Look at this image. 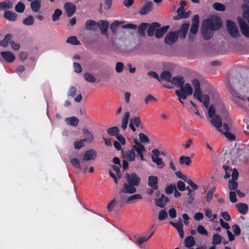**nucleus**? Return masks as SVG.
<instances>
[{"label":"nucleus","instance_id":"0eeeda50","mask_svg":"<svg viewBox=\"0 0 249 249\" xmlns=\"http://www.w3.org/2000/svg\"><path fill=\"white\" fill-rule=\"evenodd\" d=\"M242 34L246 37L249 38V26L241 18H237Z\"/></svg>","mask_w":249,"mask_h":249},{"label":"nucleus","instance_id":"864d4df0","mask_svg":"<svg viewBox=\"0 0 249 249\" xmlns=\"http://www.w3.org/2000/svg\"><path fill=\"white\" fill-rule=\"evenodd\" d=\"M132 148L134 151H136L138 155L143 153V151L145 150V147L143 145H141V146L137 147V145H133Z\"/></svg>","mask_w":249,"mask_h":249},{"label":"nucleus","instance_id":"49530a36","mask_svg":"<svg viewBox=\"0 0 249 249\" xmlns=\"http://www.w3.org/2000/svg\"><path fill=\"white\" fill-rule=\"evenodd\" d=\"M222 237L217 233L214 234L213 235L212 244L214 246L219 245L221 243Z\"/></svg>","mask_w":249,"mask_h":249},{"label":"nucleus","instance_id":"79ce46f5","mask_svg":"<svg viewBox=\"0 0 249 249\" xmlns=\"http://www.w3.org/2000/svg\"><path fill=\"white\" fill-rule=\"evenodd\" d=\"M191 163V160L189 157L182 156L179 158V163L181 165L185 164L186 165H189Z\"/></svg>","mask_w":249,"mask_h":249},{"label":"nucleus","instance_id":"72a5a7b5","mask_svg":"<svg viewBox=\"0 0 249 249\" xmlns=\"http://www.w3.org/2000/svg\"><path fill=\"white\" fill-rule=\"evenodd\" d=\"M222 26L221 20L220 18L216 17L213 19V30H217L221 28Z\"/></svg>","mask_w":249,"mask_h":249},{"label":"nucleus","instance_id":"1a4fd4ad","mask_svg":"<svg viewBox=\"0 0 249 249\" xmlns=\"http://www.w3.org/2000/svg\"><path fill=\"white\" fill-rule=\"evenodd\" d=\"M230 128L228 124L226 123H224L223 124V129L222 131H220L224 135L225 137L231 141H234L236 139L235 135L229 132Z\"/></svg>","mask_w":249,"mask_h":249},{"label":"nucleus","instance_id":"7ed1b4c3","mask_svg":"<svg viewBox=\"0 0 249 249\" xmlns=\"http://www.w3.org/2000/svg\"><path fill=\"white\" fill-rule=\"evenodd\" d=\"M135 193V192L132 191H130L128 189L125 188V187L123 186V187L120 190L119 192V196L120 198V199L117 202V204L119 205L116 206V209L119 210L124 206L125 203H126V200L127 199V196L126 194H132Z\"/></svg>","mask_w":249,"mask_h":249},{"label":"nucleus","instance_id":"6e6d98bb","mask_svg":"<svg viewBox=\"0 0 249 249\" xmlns=\"http://www.w3.org/2000/svg\"><path fill=\"white\" fill-rule=\"evenodd\" d=\"M168 216V214L165 210H161L159 213L158 219L160 221L165 219Z\"/></svg>","mask_w":249,"mask_h":249},{"label":"nucleus","instance_id":"20e7f679","mask_svg":"<svg viewBox=\"0 0 249 249\" xmlns=\"http://www.w3.org/2000/svg\"><path fill=\"white\" fill-rule=\"evenodd\" d=\"M226 26L228 33L232 37L236 38L240 36L238 29L233 21L227 20Z\"/></svg>","mask_w":249,"mask_h":249},{"label":"nucleus","instance_id":"39448f33","mask_svg":"<svg viewBox=\"0 0 249 249\" xmlns=\"http://www.w3.org/2000/svg\"><path fill=\"white\" fill-rule=\"evenodd\" d=\"M193 97L199 102H202L206 108L208 107L210 104V97L207 94H204L202 96L201 89H195Z\"/></svg>","mask_w":249,"mask_h":249},{"label":"nucleus","instance_id":"603ef678","mask_svg":"<svg viewBox=\"0 0 249 249\" xmlns=\"http://www.w3.org/2000/svg\"><path fill=\"white\" fill-rule=\"evenodd\" d=\"M84 78L86 81L90 83H93L96 81L95 77L89 72H86L84 74Z\"/></svg>","mask_w":249,"mask_h":249},{"label":"nucleus","instance_id":"58836bf2","mask_svg":"<svg viewBox=\"0 0 249 249\" xmlns=\"http://www.w3.org/2000/svg\"><path fill=\"white\" fill-rule=\"evenodd\" d=\"M118 205L116 198H114L107 205V210L108 212H111L113 211V209H116V206Z\"/></svg>","mask_w":249,"mask_h":249},{"label":"nucleus","instance_id":"bf43d9fd","mask_svg":"<svg viewBox=\"0 0 249 249\" xmlns=\"http://www.w3.org/2000/svg\"><path fill=\"white\" fill-rule=\"evenodd\" d=\"M142 198V196L141 195L137 194L133 195L129 197H128L126 200V203H129V202L136 200V199H141Z\"/></svg>","mask_w":249,"mask_h":249},{"label":"nucleus","instance_id":"4c0bfd02","mask_svg":"<svg viewBox=\"0 0 249 249\" xmlns=\"http://www.w3.org/2000/svg\"><path fill=\"white\" fill-rule=\"evenodd\" d=\"M203 25L202 28H207L211 30H213V19H207L204 20L203 22Z\"/></svg>","mask_w":249,"mask_h":249},{"label":"nucleus","instance_id":"774afa93","mask_svg":"<svg viewBox=\"0 0 249 249\" xmlns=\"http://www.w3.org/2000/svg\"><path fill=\"white\" fill-rule=\"evenodd\" d=\"M231 228L235 235L237 236L240 234L241 230L238 225L236 224L233 225L232 226Z\"/></svg>","mask_w":249,"mask_h":249},{"label":"nucleus","instance_id":"f03ea898","mask_svg":"<svg viewBox=\"0 0 249 249\" xmlns=\"http://www.w3.org/2000/svg\"><path fill=\"white\" fill-rule=\"evenodd\" d=\"M180 89V90H176L175 91L178 99H183L185 100L187 98V96L191 95L193 93V89L190 84L188 83L183 85Z\"/></svg>","mask_w":249,"mask_h":249},{"label":"nucleus","instance_id":"aec40b11","mask_svg":"<svg viewBox=\"0 0 249 249\" xmlns=\"http://www.w3.org/2000/svg\"><path fill=\"white\" fill-rule=\"evenodd\" d=\"M171 82L178 88H181L184 84V80L181 76H177L172 78Z\"/></svg>","mask_w":249,"mask_h":249},{"label":"nucleus","instance_id":"b1692460","mask_svg":"<svg viewBox=\"0 0 249 249\" xmlns=\"http://www.w3.org/2000/svg\"><path fill=\"white\" fill-rule=\"evenodd\" d=\"M196 244V241L194 237L192 235L186 237L184 240V246L186 248H191Z\"/></svg>","mask_w":249,"mask_h":249},{"label":"nucleus","instance_id":"69168bd1","mask_svg":"<svg viewBox=\"0 0 249 249\" xmlns=\"http://www.w3.org/2000/svg\"><path fill=\"white\" fill-rule=\"evenodd\" d=\"M77 89L74 86H71L68 93V96L75 97Z\"/></svg>","mask_w":249,"mask_h":249},{"label":"nucleus","instance_id":"f8f14e48","mask_svg":"<svg viewBox=\"0 0 249 249\" xmlns=\"http://www.w3.org/2000/svg\"><path fill=\"white\" fill-rule=\"evenodd\" d=\"M64 7L68 17H71L76 11V6L73 3L67 2L64 4Z\"/></svg>","mask_w":249,"mask_h":249},{"label":"nucleus","instance_id":"e433bc0d","mask_svg":"<svg viewBox=\"0 0 249 249\" xmlns=\"http://www.w3.org/2000/svg\"><path fill=\"white\" fill-rule=\"evenodd\" d=\"M68 124L73 126H76L78 124L79 120L76 117H72L70 118H67L66 119Z\"/></svg>","mask_w":249,"mask_h":249},{"label":"nucleus","instance_id":"c03bdc74","mask_svg":"<svg viewBox=\"0 0 249 249\" xmlns=\"http://www.w3.org/2000/svg\"><path fill=\"white\" fill-rule=\"evenodd\" d=\"M34 18L33 16H29L23 20V24L27 26H31L34 23Z\"/></svg>","mask_w":249,"mask_h":249},{"label":"nucleus","instance_id":"bb28decb","mask_svg":"<svg viewBox=\"0 0 249 249\" xmlns=\"http://www.w3.org/2000/svg\"><path fill=\"white\" fill-rule=\"evenodd\" d=\"M86 29L89 30H94L97 28L98 23L92 19L87 20L85 24Z\"/></svg>","mask_w":249,"mask_h":249},{"label":"nucleus","instance_id":"de8ad7c7","mask_svg":"<svg viewBox=\"0 0 249 249\" xmlns=\"http://www.w3.org/2000/svg\"><path fill=\"white\" fill-rule=\"evenodd\" d=\"M216 190V187H213L209 190L206 195L207 201L210 202L213 199V195Z\"/></svg>","mask_w":249,"mask_h":249},{"label":"nucleus","instance_id":"c756f323","mask_svg":"<svg viewBox=\"0 0 249 249\" xmlns=\"http://www.w3.org/2000/svg\"><path fill=\"white\" fill-rule=\"evenodd\" d=\"M13 7V3L9 0L0 2V10L10 9Z\"/></svg>","mask_w":249,"mask_h":249},{"label":"nucleus","instance_id":"f704fd0d","mask_svg":"<svg viewBox=\"0 0 249 249\" xmlns=\"http://www.w3.org/2000/svg\"><path fill=\"white\" fill-rule=\"evenodd\" d=\"M160 79L161 80H164L168 82L171 81L172 74L169 71H163L160 74Z\"/></svg>","mask_w":249,"mask_h":249},{"label":"nucleus","instance_id":"9d476101","mask_svg":"<svg viewBox=\"0 0 249 249\" xmlns=\"http://www.w3.org/2000/svg\"><path fill=\"white\" fill-rule=\"evenodd\" d=\"M211 123L213 125L219 132L222 131L221 127L222 126V119L218 115H216L214 116L211 118Z\"/></svg>","mask_w":249,"mask_h":249},{"label":"nucleus","instance_id":"8fccbe9b","mask_svg":"<svg viewBox=\"0 0 249 249\" xmlns=\"http://www.w3.org/2000/svg\"><path fill=\"white\" fill-rule=\"evenodd\" d=\"M71 163L75 168L82 169L78 159L72 158L71 160Z\"/></svg>","mask_w":249,"mask_h":249},{"label":"nucleus","instance_id":"9b49d317","mask_svg":"<svg viewBox=\"0 0 249 249\" xmlns=\"http://www.w3.org/2000/svg\"><path fill=\"white\" fill-rule=\"evenodd\" d=\"M121 154L123 158H126L130 161H133L135 160L136 157V154L132 147L131 150H127L125 152L124 151V149H122Z\"/></svg>","mask_w":249,"mask_h":249},{"label":"nucleus","instance_id":"37998d69","mask_svg":"<svg viewBox=\"0 0 249 249\" xmlns=\"http://www.w3.org/2000/svg\"><path fill=\"white\" fill-rule=\"evenodd\" d=\"M67 43H70L74 45H80L81 43L77 40L75 36H71L69 37L66 41Z\"/></svg>","mask_w":249,"mask_h":249},{"label":"nucleus","instance_id":"5fc2aeb1","mask_svg":"<svg viewBox=\"0 0 249 249\" xmlns=\"http://www.w3.org/2000/svg\"><path fill=\"white\" fill-rule=\"evenodd\" d=\"M213 8L218 11H224L225 6L220 3L215 2L213 4Z\"/></svg>","mask_w":249,"mask_h":249},{"label":"nucleus","instance_id":"ea45409f","mask_svg":"<svg viewBox=\"0 0 249 249\" xmlns=\"http://www.w3.org/2000/svg\"><path fill=\"white\" fill-rule=\"evenodd\" d=\"M149 25V23L144 22H142L140 24L138 27V32L141 35L143 36H144L145 35V30L147 28Z\"/></svg>","mask_w":249,"mask_h":249},{"label":"nucleus","instance_id":"09e8293b","mask_svg":"<svg viewBox=\"0 0 249 249\" xmlns=\"http://www.w3.org/2000/svg\"><path fill=\"white\" fill-rule=\"evenodd\" d=\"M154 233V231H153L148 237L143 236L138 238L136 243L140 245H142L143 243L147 241L152 236Z\"/></svg>","mask_w":249,"mask_h":249},{"label":"nucleus","instance_id":"393cba45","mask_svg":"<svg viewBox=\"0 0 249 249\" xmlns=\"http://www.w3.org/2000/svg\"><path fill=\"white\" fill-rule=\"evenodd\" d=\"M170 223L177 230L180 237L183 238L184 237V231L183 229V225L181 222L175 223L170 221Z\"/></svg>","mask_w":249,"mask_h":249},{"label":"nucleus","instance_id":"c85d7f7f","mask_svg":"<svg viewBox=\"0 0 249 249\" xmlns=\"http://www.w3.org/2000/svg\"><path fill=\"white\" fill-rule=\"evenodd\" d=\"M41 0H34L31 1L30 6L32 10L34 12H37L41 7Z\"/></svg>","mask_w":249,"mask_h":249},{"label":"nucleus","instance_id":"4468645a","mask_svg":"<svg viewBox=\"0 0 249 249\" xmlns=\"http://www.w3.org/2000/svg\"><path fill=\"white\" fill-rule=\"evenodd\" d=\"M153 8V3L151 1L146 2L140 9L139 13L142 15H146L150 12Z\"/></svg>","mask_w":249,"mask_h":249},{"label":"nucleus","instance_id":"423d86ee","mask_svg":"<svg viewBox=\"0 0 249 249\" xmlns=\"http://www.w3.org/2000/svg\"><path fill=\"white\" fill-rule=\"evenodd\" d=\"M160 196V192L157 193V197ZM169 201L168 197L165 196L163 194H161L159 198H156L155 199V204L156 206L160 208H164L166 203Z\"/></svg>","mask_w":249,"mask_h":249},{"label":"nucleus","instance_id":"4d7b16f0","mask_svg":"<svg viewBox=\"0 0 249 249\" xmlns=\"http://www.w3.org/2000/svg\"><path fill=\"white\" fill-rule=\"evenodd\" d=\"M197 231L200 234L208 236V231L202 225H199L197 226Z\"/></svg>","mask_w":249,"mask_h":249},{"label":"nucleus","instance_id":"6ab92c4d","mask_svg":"<svg viewBox=\"0 0 249 249\" xmlns=\"http://www.w3.org/2000/svg\"><path fill=\"white\" fill-rule=\"evenodd\" d=\"M169 25L163 26L159 29L157 28L155 33V37L157 38H161L167 32V30L169 29Z\"/></svg>","mask_w":249,"mask_h":249},{"label":"nucleus","instance_id":"473e14b6","mask_svg":"<svg viewBox=\"0 0 249 249\" xmlns=\"http://www.w3.org/2000/svg\"><path fill=\"white\" fill-rule=\"evenodd\" d=\"M119 129L117 126H113L108 128L107 130V133L111 136H116L119 134Z\"/></svg>","mask_w":249,"mask_h":249},{"label":"nucleus","instance_id":"f257e3e1","mask_svg":"<svg viewBox=\"0 0 249 249\" xmlns=\"http://www.w3.org/2000/svg\"><path fill=\"white\" fill-rule=\"evenodd\" d=\"M124 178L126 182L123 184V186H124L127 190L128 189L136 193L137 189L135 187L139 186L140 184L141 180L140 177L136 173H126Z\"/></svg>","mask_w":249,"mask_h":249},{"label":"nucleus","instance_id":"c9c22d12","mask_svg":"<svg viewBox=\"0 0 249 249\" xmlns=\"http://www.w3.org/2000/svg\"><path fill=\"white\" fill-rule=\"evenodd\" d=\"M151 158L152 161L157 164L158 168H163V167L164 166V163L163 162L161 158H155L154 156H152Z\"/></svg>","mask_w":249,"mask_h":249},{"label":"nucleus","instance_id":"052dcab7","mask_svg":"<svg viewBox=\"0 0 249 249\" xmlns=\"http://www.w3.org/2000/svg\"><path fill=\"white\" fill-rule=\"evenodd\" d=\"M242 8L244 10L243 16L244 18H249V6L247 4H243Z\"/></svg>","mask_w":249,"mask_h":249},{"label":"nucleus","instance_id":"a211bd4d","mask_svg":"<svg viewBox=\"0 0 249 249\" xmlns=\"http://www.w3.org/2000/svg\"><path fill=\"white\" fill-rule=\"evenodd\" d=\"M0 54L3 58L9 63L14 62L15 59L14 54L9 51L1 52Z\"/></svg>","mask_w":249,"mask_h":249},{"label":"nucleus","instance_id":"7c9ffc66","mask_svg":"<svg viewBox=\"0 0 249 249\" xmlns=\"http://www.w3.org/2000/svg\"><path fill=\"white\" fill-rule=\"evenodd\" d=\"M129 116H130V113L128 111H127L125 113L124 116L122 118V128L124 130H125L127 127Z\"/></svg>","mask_w":249,"mask_h":249},{"label":"nucleus","instance_id":"338daca9","mask_svg":"<svg viewBox=\"0 0 249 249\" xmlns=\"http://www.w3.org/2000/svg\"><path fill=\"white\" fill-rule=\"evenodd\" d=\"M124 68V64L122 62H117L116 64L115 70L116 72L121 73L123 71Z\"/></svg>","mask_w":249,"mask_h":249},{"label":"nucleus","instance_id":"a878e982","mask_svg":"<svg viewBox=\"0 0 249 249\" xmlns=\"http://www.w3.org/2000/svg\"><path fill=\"white\" fill-rule=\"evenodd\" d=\"M188 13L184 12L183 8H178L177 10L178 15L174 17L175 20H178L181 18H186L188 17Z\"/></svg>","mask_w":249,"mask_h":249},{"label":"nucleus","instance_id":"f3484780","mask_svg":"<svg viewBox=\"0 0 249 249\" xmlns=\"http://www.w3.org/2000/svg\"><path fill=\"white\" fill-rule=\"evenodd\" d=\"M160 24L158 22H154L151 24H149L148 25V28L147 30V35L149 36L152 37L155 35V31L157 28L160 27Z\"/></svg>","mask_w":249,"mask_h":249},{"label":"nucleus","instance_id":"4be33fe9","mask_svg":"<svg viewBox=\"0 0 249 249\" xmlns=\"http://www.w3.org/2000/svg\"><path fill=\"white\" fill-rule=\"evenodd\" d=\"M85 138L84 141L88 143H91L93 141L94 137L91 133L87 128H84L82 130Z\"/></svg>","mask_w":249,"mask_h":249},{"label":"nucleus","instance_id":"dca6fc26","mask_svg":"<svg viewBox=\"0 0 249 249\" xmlns=\"http://www.w3.org/2000/svg\"><path fill=\"white\" fill-rule=\"evenodd\" d=\"M3 18L9 21H15L17 19L18 14L12 11L6 10L4 12Z\"/></svg>","mask_w":249,"mask_h":249},{"label":"nucleus","instance_id":"6e6552de","mask_svg":"<svg viewBox=\"0 0 249 249\" xmlns=\"http://www.w3.org/2000/svg\"><path fill=\"white\" fill-rule=\"evenodd\" d=\"M178 37V34L175 32H170L168 33L164 38L165 43L172 45L175 43Z\"/></svg>","mask_w":249,"mask_h":249},{"label":"nucleus","instance_id":"3c124183","mask_svg":"<svg viewBox=\"0 0 249 249\" xmlns=\"http://www.w3.org/2000/svg\"><path fill=\"white\" fill-rule=\"evenodd\" d=\"M84 142L85 141L84 139L79 141H75L74 142V147L75 149L79 150L85 145Z\"/></svg>","mask_w":249,"mask_h":249},{"label":"nucleus","instance_id":"a18cd8bd","mask_svg":"<svg viewBox=\"0 0 249 249\" xmlns=\"http://www.w3.org/2000/svg\"><path fill=\"white\" fill-rule=\"evenodd\" d=\"M62 14V12L60 9H55L52 16V20L53 21H57L59 19V18L61 16Z\"/></svg>","mask_w":249,"mask_h":249},{"label":"nucleus","instance_id":"e2e57ef3","mask_svg":"<svg viewBox=\"0 0 249 249\" xmlns=\"http://www.w3.org/2000/svg\"><path fill=\"white\" fill-rule=\"evenodd\" d=\"M140 140L141 142L142 143H148L149 142V139L148 137L142 133H140L139 134Z\"/></svg>","mask_w":249,"mask_h":249},{"label":"nucleus","instance_id":"13d9d810","mask_svg":"<svg viewBox=\"0 0 249 249\" xmlns=\"http://www.w3.org/2000/svg\"><path fill=\"white\" fill-rule=\"evenodd\" d=\"M130 123H132L134 125H135L136 127L141 126L142 127V125L141 124V122L139 117H135L134 118H132L130 121Z\"/></svg>","mask_w":249,"mask_h":249},{"label":"nucleus","instance_id":"cd10ccee","mask_svg":"<svg viewBox=\"0 0 249 249\" xmlns=\"http://www.w3.org/2000/svg\"><path fill=\"white\" fill-rule=\"evenodd\" d=\"M213 31L207 28H202L201 34L203 38L205 40H209L213 36Z\"/></svg>","mask_w":249,"mask_h":249},{"label":"nucleus","instance_id":"5701e85b","mask_svg":"<svg viewBox=\"0 0 249 249\" xmlns=\"http://www.w3.org/2000/svg\"><path fill=\"white\" fill-rule=\"evenodd\" d=\"M100 23H98L101 33L102 35H107V31L109 27V22L107 20H101Z\"/></svg>","mask_w":249,"mask_h":249},{"label":"nucleus","instance_id":"680f3d73","mask_svg":"<svg viewBox=\"0 0 249 249\" xmlns=\"http://www.w3.org/2000/svg\"><path fill=\"white\" fill-rule=\"evenodd\" d=\"M238 187V183L236 181L229 180L228 188L231 190H234Z\"/></svg>","mask_w":249,"mask_h":249},{"label":"nucleus","instance_id":"2eb2a0df","mask_svg":"<svg viewBox=\"0 0 249 249\" xmlns=\"http://www.w3.org/2000/svg\"><path fill=\"white\" fill-rule=\"evenodd\" d=\"M148 185L153 190H158L159 189L158 177L154 176H149Z\"/></svg>","mask_w":249,"mask_h":249},{"label":"nucleus","instance_id":"0e129e2a","mask_svg":"<svg viewBox=\"0 0 249 249\" xmlns=\"http://www.w3.org/2000/svg\"><path fill=\"white\" fill-rule=\"evenodd\" d=\"M176 189V186L175 184H171L168 185L165 188V193L167 194H171L173 193L174 190Z\"/></svg>","mask_w":249,"mask_h":249},{"label":"nucleus","instance_id":"2f4dec72","mask_svg":"<svg viewBox=\"0 0 249 249\" xmlns=\"http://www.w3.org/2000/svg\"><path fill=\"white\" fill-rule=\"evenodd\" d=\"M12 35L10 34H7L5 36L4 38L0 41V45L3 47H7L9 42L10 43V42L12 41Z\"/></svg>","mask_w":249,"mask_h":249},{"label":"nucleus","instance_id":"ddd939ff","mask_svg":"<svg viewBox=\"0 0 249 249\" xmlns=\"http://www.w3.org/2000/svg\"><path fill=\"white\" fill-rule=\"evenodd\" d=\"M97 157L96 151L92 149L87 150L83 155V160L85 161L94 160Z\"/></svg>","mask_w":249,"mask_h":249},{"label":"nucleus","instance_id":"412c9836","mask_svg":"<svg viewBox=\"0 0 249 249\" xmlns=\"http://www.w3.org/2000/svg\"><path fill=\"white\" fill-rule=\"evenodd\" d=\"M235 207L240 213L245 215L248 212V206L247 204L243 203H238L235 204Z\"/></svg>","mask_w":249,"mask_h":249},{"label":"nucleus","instance_id":"a19ab883","mask_svg":"<svg viewBox=\"0 0 249 249\" xmlns=\"http://www.w3.org/2000/svg\"><path fill=\"white\" fill-rule=\"evenodd\" d=\"M25 9V6L24 3L19 1L15 6V10L17 12L22 13H23Z\"/></svg>","mask_w":249,"mask_h":249}]
</instances>
